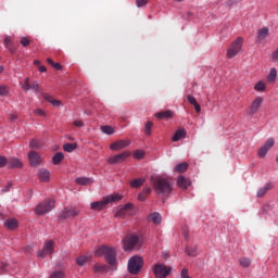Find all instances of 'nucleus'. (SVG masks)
I'll list each match as a JSON object with an SVG mask.
<instances>
[{"label": "nucleus", "mask_w": 278, "mask_h": 278, "mask_svg": "<svg viewBox=\"0 0 278 278\" xmlns=\"http://www.w3.org/2000/svg\"><path fill=\"white\" fill-rule=\"evenodd\" d=\"M144 261L140 256H132L128 262V271L130 275H138L142 270Z\"/></svg>", "instance_id": "423d86ee"}, {"label": "nucleus", "mask_w": 278, "mask_h": 278, "mask_svg": "<svg viewBox=\"0 0 278 278\" xmlns=\"http://www.w3.org/2000/svg\"><path fill=\"white\" fill-rule=\"evenodd\" d=\"M144 181H147V179H144V178H137V179H134L130 182V186H131V188H140V186H142L144 184Z\"/></svg>", "instance_id": "72a5a7b5"}, {"label": "nucleus", "mask_w": 278, "mask_h": 278, "mask_svg": "<svg viewBox=\"0 0 278 278\" xmlns=\"http://www.w3.org/2000/svg\"><path fill=\"white\" fill-rule=\"evenodd\" d=\"M79 215V208L73 207V206H66L64 207L59 217L62 218L63 220H66V218H75V216Z\"/></svg>", "instance_id": "1a4fd4ad"}, {"label": "nucleus", "mask_w": 278, "mask_h": 278, "mask_svg": "<svg viewBox=\"0 0 278 278\" xmlns=\"http://www.w3.org/2000/svg\"><path fill=\"white\" fill-rule=\"evenodd\" d=\"M138 242H140V238H138V236H136V235L127 236L123 240L124 251H134V249H136V244H138Z\"/></svg>", "instance_id": "0eeeda50"}, {"label": "nucleus", "mask_w": 278, "mask_h": 278, "mask_svg": "<svg viewBox=\"0 0 278 278\" xmlns=\"http://www.w3.org/2000/svg\"><path fill=\"white\" fill-rule=\"evenodd\" d=\"M138 201H147V195L143 192L139 193Z\"/></svg>", "instance_id": "13d9d810"}, {"label": "nucleus", "mask_w": 278, "mask_h": 278, "mask_svg": "<svg viewBox=\"0 0 278 278\" xmlns=\"http://www.w3.org/2000/svg\"><path fill=\"white\" fill-rule=\"evenodd\" d=\"M123 195L115 193L108 197H104L101 201L91 202L90 208L94 212H101V210H105L110 203H116V201H121Z\"/></svg>", "instance_id": "7ed1b4c3"}, {"label": "nucleus", "mask_w": 278, "mask_h": 278, "mask_svg": "<svg viewBox=\"0 0 278 278\" xmlns=\"http://www.w3.org/2000/svg\"><path fill=\"white\" fill-rule=\"evenodd\" d=\"M4 227L11 231H14V229H18V220L14 218L7 219L4 220Z\"/></svg>", "instance_id": "a211bd4d"}, {"label": "nucleus", "mask_w": 278, "mask_h": 278, "mask_svg": "<svg viewBox=\"0 0 278 278\" xmlns=\"http://www.w3.org/2000/svg\"><path fill=\"white\" fill-rule=\"evenodd\" d=\"M277 79V70L271 68L269 75L267 76V81H275Z\"/></svg>", "instance_id": "58836bf2"}, {"label": "nucleus", "mask_w": 278, "mask_h": 278, "mask_svg": "<svg viewBox=\"0 0 278 278\" xmlns=\"http://www.w3.org/2000/svg\"><path fill=\"white\" fill-rule=\"evenodd\" d=\"M134 205L131 203H127L124 206H119L115 210V218H123L124 216L127 215V212H129V210H132Z\"/></svg>", "instance_id": "4468645a"}, {"label": "nucleus", "mask_w": 278, "mask_h": 278, "mask_svg": "<svg viewBox=\"0 0 278 278\" xmlns=\"http://www.w3.org/2000/svg\"><path fill=\"white\" fill-rule=\"evenodd\" d=\"M269 29L268 27H263L260 28L257 30V40L262 41V40H266V38H268V34H269Z\"/></svg>", "instance_id": "5701e85b"}, {"label": "nucleus", "mask_w": 278, "mask_h": 278, "mask_svg": "<svg viewBox=\"0 0 278 278\" xmlns=\"http://www.w3.org/2000/svg\"><path fill=\"white\" fill-rule=\"evenodd\" d=\"M89 260H90V257H88V256H80V257L76 258V264L78 266H86V264L88 263Z\"/></svg>", "instance_id": "4c0bfd02"}, {"label": "nucleus", "mask_w": 278, "mask_h": 278, "mask_svg": "<svg viewBox=\"0 0 278 278\" xmlns=\"http://www.w3.org/2000/svg\"><path fill=\"white\" fill-rule=\"evenodd\" d=\"M42 97H43V99H46V101H49V103H51V105H54L55 108H58V105L62 104V102L53 99V97H51L50 94L42 93Z\"/></svg>", "instance_id": "c756f323"}, {"label": "nucleus", "mask_w": 278, "mask_h": 278, "mask_svg": "<svg viewBox=\"0 0 278 278\" xmlns=\"http://www.w3.org/2000/svg\"><path fill=\"white\" fill-rule=\"evenodd\" d=\"M94 255L96 257H104L106 264L116 270L118 266V261L116 260V248L110 245H101L96 249Z\"/></svg>", "instance_id": "f03ea898"}, {"label": "nucleus", "mask_w": 278, "mask_h": 278, "mask_svg": "<svg viewBox=\"0 0 278 278\" xmlns=\"http://www.w3.org/2000/svg\"><path fill=\"white\" fill-rule=\"evenodd\" d=\"M8 92H9L8 88L3 85H0V97H5Z\"/></svg>", "instance_id": "de8ad7c7"}, {"label": "nucleus", "mask_w": 278, "mask_h": 278, "mask_svg": "<svg viewBox=\"0 0 278 278\" xmlns=\"http://www.w3.org/2000/svg\"><path fill=\"white\" fill-rule=\"evenodd\" d=\"M53 207H55V200L47 199L35 207V214L45 216V214H49Z\"/></svg>", "instance_id": "39448f33"}, {"label": "nucleus", "mask_w": 278, "mask_h": 278, "mask_svg": "<svg viewBox=\"0 0 278 278\" xmlns=\"http://www.w3.org/2000/svg\"><path fill=\"white\" fill-rule=\"evenodd\" d=\"M130 142L125 140H117L110 146L111 151H121L125 147H129Z\"/></svg>", "instance_id": "dca6fc26"}, {"label": "nucleus", "mask_w": 278, "mask_h": 278, "mask_svg": "<svg viewBox=\"0 0 278 278\" xmlns=\"http://www.w3.org/2000/svg\"><path fill=\"white\" fill-rule=\"evenodd\" d=\"M271 60H274V62H278V48L273 52Z\"/></svg>", "instance_id": "6e6d98bb"}, {"label": "nucleus", "mask_w": 278, "mask_h": 278, "mask_svg": "<svg viewBox=\"0 0 278 278\" xmlns=\"http://www.w3.org/2000/svg\"><path fill=\"white\" fill-rule=\"evenodd\" d=\"M9 168H23V162L16 157H11L8 162Z\"/></svg>", "instance_id": "4be33fe9"}, {"label": "nucleus", "mask_w": 278, "mask_h": 278, "mask_svg": "<svg viewBox=\"0 0 278 278\" xmlns=\"http://www.w3.org/2000/svg\"><path fill=\"white\" fill-rule=\"evenodd\" d=\"M38 176H39L40 181L47 182L50 179V173H49V170H47L45 168L39 169Z\"/></svg>", "instance_id": "393cba45"}, {"label": "nucleus", "mask_w": 278, "mask_h": 278, "mask_svg": "<svg viewBox=\"0 0 278 278\" xmlns=\"http://www.w3.org/2000/svg\"><path fill=\"white\" fill-rule=\"evenodd\" d=\"M21 45L24 47H29V39H27V37H22Z\"/></svg>", "instance_id": "09e8293b"}, {"label": "nucleus", "mask_w": 278, "mask_h": 278, "mask_svg": "<svg viewBox=\"0 0 278 278\" xmlns=\"http://www.w3.org/2000/svg\"><path fill=\"white\" fill-rule=\"evenodd\" d=\"M273 188H274L273 182L265 184L264 187L257 190L256 197L258 199H262L263 197H265L266 192H268V190H273Z\"/></svg>", "instance_id": "f3484780"}, {"label": "nucleus", "mask_w": 278, "mask_h": 278, "mask_svg": "<svg viewBox=\"0 0 278 278\" xmlns=\"http://www.w3.org/2000/svg\"><path fill=\"white\" fill-rule=\"evenodd\" d=\"M52 67L55 68V71H62V65L60 63H54Z\"/></svg>", "instance_id": "680f3d73"}, {"label": "nucleus", "mask_w": 278, "mask_h": 278, "mask_svg": "<svg viewBox=\"0 0 278 278\" xmlns=\"http://www.w3.org/2000/svg\"><path fill=\"white\" fill-rule=\"evenodd\" d=\"M28 161L30 166L38 168V166H40V164H42V156H40V153L36 152V151H30L28 153Z\"/></svg>", "instance_id": "f8f14e48"}, {"label": "nucleus", "mask_w": 278, "mask_h": 278, "mask_svg": "<svg viewBox=\"0 0 278 278\" xmlns=\"http://www.w3.org/2000/svg\"><path fill=\"white\" fill-rule=\"evenodd\" d=\"M8 268V265L5 263H1L0 270L3 273Z\"/></svg>", "instance_id": "69168bd1"}, {"label": "nucleus", "mask_w": 278, "mask_h": 278, "mask_svg": "<svg viewBox=\"0 0 278 278\" xmlns=\"http://www.w3.org/2000/svg\"><path fill=\"white\" fill-rule=\"evenodd\" d=\"M153 127V122H148L144 126V135L151 136V128Z\"/></svg>", "instance_id": "a18cd8bd"}, {"label": "nucleus", "mask_w": 278, "mask_h": 278, "mask_svg": "<svg viewBox=\"0 0 278 278\" xmlns=\"http://www.w3.org/2000/svg\"><path fill=\"white\" fill-rule=\"evenodd\" d=\"M8 164V159L5 156H0V168H3Z\"/></svg>", "instance_id": "3c124183"}, {"label": "nucleus", "mask_w": 278, "mask_h": 278, "mask_svg": "<svg viewBox=\"0 0 278 278\" xmlns=\"http://www.w3.org/2000/svg\"><path fill=\"white\" fill-rule=\"evenodd\" d=\"M177 185L179 186V188H182V190H188L190 186V179L180 176L178 177Z\"/></svg>", "instance_id": "aec40b11"}, {"label": "nucleus", "mask_w": 278, "mask_h": 278, "mask_svg": "<svg viewBox=\"0 0 278 278\" xmlns=\"http://www.w3.org/2000/svg\"><path fill=\"white\" fill-rule=\"evenodd\" d=\"M239 264L240 266H242L243 268H249V266H251V260L248 257H241L239 260Z\"/></svg>", "instance_id": "e433bc0d"}, {"label": "nucleus", "mask_w": 278, "mask_h": 278, "mask_svg": "<svg viewBox=\"0 0 278 278\" xmlns=\"http://www.w3.org/2000/svg\"><path fill=\"white\" fill-rule=\"evenodd\" d=\"M254 90H256V92H265L266 90V84L262 80H260L258 83H256V85L254 86Z\"/></svg>", "instance_id": "c9c22d12"}, {"label": "nucleus", "mask_w": 278, "mask_h": 278, "mask_svg": "<svg viewBox=\"0 0 278 278\" xmlns=\"http://www.w3.org/2000/svg\"><path fill=\"white\" fill-rule=\"evenodd\" d=\"M187 99H188V102H189L191 105H197L198 102H197V99H195L194 97L188 96Z\"/></svg>", "instance_id": "8fccbe9b"}, {"label": "nucleus", "mask_w": 278, "mask_h": 278, "mask_svg": "<svg viewBox=\"0 0 278 278\" xmlns=\"http://www.w3.org/2000/svg\"><path fill=\"white\" fill-rule=\"evenodd\" d=\"M25 253H31L34 251V244L26 245L24 248Z\"/></svg>", "instance_id": "5fc2aeb1"}, {"label": "nucleus", "mask_w": 278, "mask_h": 278, "mask_svg": "<svg viewBox=\"0 0 278 278\" xmlns=\"http://www.w3.org/2000/svg\"><path fill=\"white\" fill-rule=\"evenodd\" d=\"M4 45H5L7 49L10 51V53L16 52V49H14V47H12V37L7 36L4 38Z\"/></svg>", "instance_id": "7c9ffc66"}, {"label": "nucleus", "mask_w": 278, "mask_h": 278, "mask_svg": "<svg viewBox=\"0 0 278 278\" xmlns=\"http://www.w3.org/2000/svg\"><path fill=\"white\" fill-rule=\"evenodd\" d=\"M186 253L189 257H197V255H199L197 247H186Z\"/></svg>", "instance_id": "473e14b6"}, {"label": "nucleus", "mask_w": 278, "mask_h": 278, "mask_svg": "<svg viewBox=\"0 0 278 278\" xmlns=\"http://www.w3.org/2000/svg\"><path fill=\"white\" fill-rule=\"evenodd\" d=\"M23 90H25V92H29V90H31V85L29 84V78H25L24 84H21Z\"/></svg>", "instance_id": "37998d69"}, {"label": "nucleus", "mask_w": 278, "mask_h": 278, "mask_svg": "<svg viewBox=\"0 0 278 278\" xmlns=\"http://www.w3.org/2000/svg\"><path fill=\"white\" fill-rule=\"evenodd\" d=\"M194 15V13H192V12H187V15H186V18H190V16H193Z\"/></svg>", "instance_id": "774afa93"}, {"label": "nucleus", "mask_w": 278, "mask_h": 278, "mask_svg": "<svg viewBox=\"0 0 278 278\" xmlns=\"http://www.w3.org/2000/svg\"><path fill=\"white\" fill-rule=\"evenodd\" d=\"M101 131L108 136H112V134H114V128L112 126H102Z\"/></svg>", "instance_id": "a19ab883"}, {"label": "nucleus", "mask_w": 278, "mask_h": 278, "mask_svg": "<svg viewBox=\"0 0 278 278\" xmlns=\"http://www.w3.org/2000/svg\"><path fill=\"white\" fill-rule=\"evenodd\" d=\"M275 147V141H267L264 146H262L258 150V157H266V153L270 151Z\"/></svg>", "instance_id": "2eb2a0df"}, {"label": "nucleus", "mask_w": 278, "mask_h": 278, "mask_svg": "<svg viewBox=\"0 0 278 278\" xmlns=\"http://www.w3.org/2000/svg\"><path fill=\"white\" fill-rule=\"evenodd\" d=\"M153 273L157 278H166L170 275V267L165 266L164 264H156L153 267Z\"/></svg>", "instance_id": "9d476101"}, {"label": "nucleus", "mask_w": 278, "mask_h": 278, "mask_svg": "<svg viewBox=\"0 0 278 278\" xmlns=\"http://www.w3.org/2000/svg\"><path fill=\"white\" fill-rule=\"evenodd\" d=\"M264 103V98L262 97H256L252 104L250 105L249 110H248V114H250L251 116H253V114H257V112L260 111V109L262 108V104Z\"/></svg>", "instance_id": "ddd939ff"}, {"label": "nucleus", "mask_w": 278, "mask_h": 278, "mask_svg": "<svg viewBox=\"0 0 278 278\" xmlns=\"http://www.w3.org/2000/svg\"><path fill=\"white\" fill-rule=\"evenodd\" d=\"M193 106H194L197 114H201V105H199V102Z\"/></svg>", "instance_id": "0e129e2a"}, {"label": "nucleus", "mask_w": 278, "mask_h": 278, "mask_svg": "<svg viewBox=\"0 0 278 278\" xmlns=\"http://www.w3.org/2000/svg\"><path fill=\"white\" fill-rule=\"evenodd\" d=\"M49 278H66V273L62 269H55L50 273Z\"/></svg>", "instance_id": "bb28decb"}, {"label": "nucleus", "mask_w": 278, "mask_h": 278, "mask_svg": "<svg viewBox=\"0 0 278 278\" xmlns=\"http://www.w3.org/2000/svg\"><path fill=\"white\" fill-rule=\"evenodd\" d=\"M180 278H190V276L188 275V269L184 268L180 273Z\"/></svg>", "instance_id": "603ef678"}, {"label": "nucleus", "mask_w": 278, "mask_h": 278, "mask_svg": "<svg viewBox=\"0 0 278 278\" xmlns=\"http://www.w3.org/2000/svg\"><path fill=\"white\" fill-rule=\"evenodd\" d=\"M53 249H55V242L53 240L46 241L42 250L37 252V257H47V255H53Z\"/></svg>", "instance_id": "6e6552de"}, {"label": "nucleus", "mask_w": 278, "mask_h": 278, "mask_svg": "<svg viewBox=\"0 0 278 278\" xmlns=\"http://www.w3.org/2000/svg\"><path fill=\"white\" fill-rule=\"evenodd\" d=\"M39 72L47 73V67H45V65L39 66Z\"/></svg>", "instance_id": "338daca9"}, {"label": "nucleus", "mask_w": 278, "mask_h": 278, "mask_svg": "<svg viewBox=\"0 0 278 278\" xmlns=\"http://www.w3.org/2000/svg\"><path fill=\"white\" fill-rule=\"evenodd\" d=\"M188 170V163H179L174 167V173H186Z\"/></svg>", "instance_id": "c85d7f7f"}, {"label": "nucleus", "mask_w": 278, "mask_h": 278, "mask_svg": "<svg viewBox=\"0 0 278 278\" xmlns=\"http://www.w3.org/2000/svg\"><path fill=\"white\" fill-rule=\"evenodd\" d=\"M148 223H154V225H160L162 223V215L154 212L148 216Z\"/></svg>", "instance_id": "6ab92c4d"}, {"label": "nucleus", "mask_w": 278, "mask_h": 278, "mask_svg": "<svg viewBox=\"0 0 278 278\" xmlns=\"http://www.w3.org/2000/svg\"><path fill=\"white\" fill-rule=\"evenodd\" d=\"M45 147V142L40 140H31L29 142L30 149H42Z\"/></svg>", "instance_id": "2f4dec72"}, {"label": "nucleus", "mask_w": 278, "mask_h": 278, "mask_svg": "<svg viewBox=\"0 0 278 278\" xmlns=\"http://www.w3.org/2000/svg\"><path fill=\"white\" fill-rule=\"evenodd\" d=\"M75 149H77V143H65L63 146V150L66 151L67 153H73V151H75Z\"/></svg>", "instance_id": "f704fd0d"}, {"label": "nucleus", "mask_w": 278, "mask_h": 278, "mask_svg": "<svg viewBox=\"0 0 278 278\" xmlns=\"http://www.w3.org/2000/svg\"><path fill=\"white\" fill-rule=\"evenodd\" d=\"M149 3V0H136L137 8H144Z\"/></svg>", "instance_id": "49530a36"}, {"label": "nucleus", "mask_w": 278, "mask_h": 278, "mask_svg": "<svg viewBox=\"0 0 278 278\" xmlns=\"http://www.w3.org/2000/svg\"><path fill=\"white\" fill-rule=\"evenodd\" d=\"M142 193L147 197V194H151V188L150 187H146L142 190Z\"/></svg>", "instance_id": "bf43d9fd"}, {"label": "nucleus", "mask_w": 278, "mask_h": 278, "mask_svg": "<svg viewBox=\"0 0 278 278\" xmlns=\"http://www.w3.org/2000/svg\"><path fill=\"white\" fill-rule=\"evenodd\" d=\"M186 130L184 128H179L178 130H176V132L174 134L172 140H181L184 138H186Z\"/></svg>", "instance_id": "cd10ccee"}, {"label": "nucleus", "mask_w": 278, "mask_h": 278, "mask_svg": "<svg viewBox=\"0 0 278 278\" xmlns=\"http://www.w3.org/2000/svg\"><path fill=\"white\" fill-rule=\"evenodd\" d=\"M30 90H33V92L36 94H38V92H42V88H40V85L36 81L30 85Z\"/></svg>", "instance_id": "c03bdc74"}, {"label": "nucleus", "mask_w": 278, "mask_h": 278, "mask_svg": "<svg viewBox=\"0 0 278 278\" xmlns=\"http://www.w3.org/2000/svg\"><path fill=\"white\" fill-rule=\"evenodd\" d=\"M11 188H12V182H8L5 189H2V192H10Z\"/></svg>", "instance_id": "052dcab7"}, {"label": "nucleus", "mask_w": 278, "mask_h": 278, "mask_svg": "<svg viewBox=\"0 0 278 278\" xmlns=\"http://www.w3.org/2000/svg\"><path fill=\"white\" fill-rule=\"evenodd\" d=\"M156 118L159 119H164V118H173V111H161L159 113L155 114Z\"/></svg>", "instance_id": "a878e982"}, {"label": "nucleus", "mask_w": 278, "mask_h": 278, "mask_svg": "<svg viewBox=\"0 0 278 278\" xmlns=\"http://www.w3.org/2000/svg\"><path fill=\"white\" fill-rule=\"evenodd\" d=\"M75 181L78 184V186H92V184H94L92 178L88 177H78L75 179Z\"/></svg>", "instance_id": "412c9836"}, {"label": "nucleus", "mask_w": 278, "mask_h": 278, "mask_svg": "<svg viewBox=\"0 0 278 278\" xmlns=\"http://www.w3.org/2000/svg\"><path fill=\"white\" fill-rule=\"evenodd\" d=\"M35 114H37L38 116H47V114L45 113V111H42V109L35 110Z\"/></svg>", "instance_id": "4d7b16f0"}, {"label": "nucleus", "mask_w": 278, "mask_h": 278, "mask_svg": "<svg viewBox=\"0 0 278 278\" xmlns=\"http://www.w3.org/2000/svg\"><path fill=\"white\" fill-rule=\"evenodd\" d=\"M150 182L152 188L156 192V194H162L163 197H168L170 192H173V180L168 178H164L162 176H152L150 178Z\"/></svg>", "instance_id": "f257e3e1"}, {"label": "nucleus", "mask_w": 278, "mask_h": 278, "mask_svg": "<svg viewBox=\"0 0 278 278\" xmlns=\"http://www.w3.org/2000/svg\"><path fill=\"white\" fill-rule=\"evenodd\" d=\"M8 118H9V121L14 122V121H16V118H18V115H16V113H10L8 115Z\"/></svg>", "instance_id": "864d4df0"}, {"label": "nucleus", "mask_w": 278, "mask_h": 278, "mask_svg": "<svg viewBox=\"0 0 278 278\" xmlns=\"http://www.w3.org/2000/svg\"><path fill=\"white\" fill-rule=\"evenodd\" d=\"M244 45V38L238 37L227 49V58L228 60H232L236 58L238 53H242V46Z\"/></svg>", "instance_id": "20e7f679"}, {"label": "nucleus", "mask_w": 278, "mask_h": 278, "mask_svg": "<svg viewBox=\"0 0 278 278\" xmlns=\"http://www.w3.org/2000/svg\"><path fill=\"white\" fill-rule=\"evenodd\" d=\"M129 155H131V153L125 151L123 153H119L117 155H113L111 157L108 159V163L109 164H123V162H125L127 160V157H129Z\"/></svg>", "instance_id": "9b49d317"}, {"label": "nucleus", "mask_w": 278, "mask_h": 278, "mask_svg": "<svg viewBox=\"0 0 278 278\" xmlns=\"http://www.w3.org/2000/svg\"><path fill=\"white\" fill-rule=\"evenodd\" d=\"M105 270H108V265H101V264L94 265V273H105Z\"/></svg>", "instance_id": "79ce46f5"}, {"label": "nucleus", "mask_w": 278, "mask_h": 278, "mask_svg": "<svg viewBox=\"0 0 278 278\" xmlns=\"http://www.w3.org/2000/svg\"><path fill=\"white\" fill-rule=\"evenodd\" d=\"M132 157H135V160H143L144 151L143 150H136L132 154Z\"/></svg>", "instance_id": "ea45409f"}, {"label": "nucleus", "mask_w": 278, "mask_h": 278, "mask_svg": "<svg viewBox=\"0 0 278 278\" xmlns=\"http://www.w3.org/2000/svg\"><path fill=\"white\" fill-rule=\"evenodd\" d=\"M75 127H84V122L81 121H75L74 122Z\"/></svg>", "instance_id": "e2e57ef3"}, {"label": "nucleus", "mask_w": 278, "mask_h": 278, "mask_svg": "<svg viewBox=\"0 0 278 278\" xmlns=\"http://www.w3.org/2000/svg\"><path fill=\"white\" fill-rule=\"evenodd\" d=\"M62 162H64V153H62V152H56V153L52 156V164H54V166H58L59 164H62Z\"/></svg>", "instance_id": "b1692460"}]
</instances>
